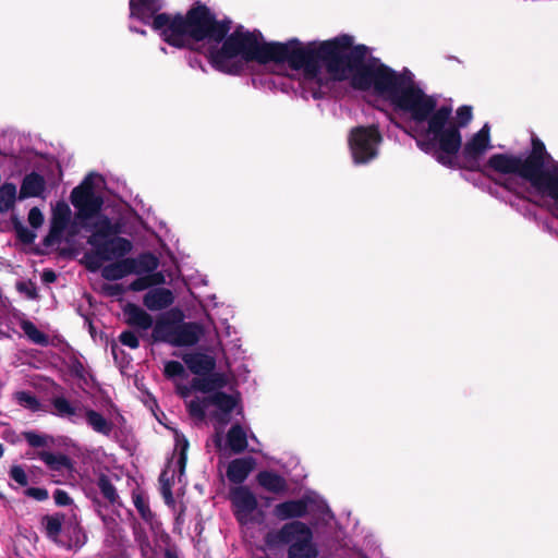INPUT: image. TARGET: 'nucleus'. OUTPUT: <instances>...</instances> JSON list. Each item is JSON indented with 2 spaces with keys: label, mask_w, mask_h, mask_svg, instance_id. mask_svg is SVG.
Here are the masks:
<instances>
[{
  "label": "nucleus",
  "mask_w": 558,
  "mask_h": 558,
  "mask_svg": "<svg viewBox=\"0 0 558 558\" xmlns=\"http://www.w3.org/2000/svg\"><path fill=\"white\" fill-rule=\"evenodd\" d=\"M335 82H348L354 89L388 105L423 153L445 167L456 166L461 130L472 120V107L461 106L454 114L452 105L423 90L410 71L397 72L385 65L371 57L365 46H354L348 35L311 43L300 72L304 95L314 99L328 93Z\"/></svg>",
  "instance_id": "obj_1"
},
{
  "label": "nucleus",
  "mask_w": 558,
  "mask_h": 558,
  "mask_svg": "<svg viewBox=\"0 0 558 558\" xmlns=\"http://www.w3.org/2000/svg\"><path fill=\"white\" fill-rule=\"evenodd\" d=\"M163 0H130L131 32L146 35L133 24L150 25L163 41L175 48H189L203 53L218 71L238 74L250 62H257L277 74L300 80L308 58L311 43L298 39L287 43H266L259 32L243 26L230 33V22L217 20L205 5L181 14L159 13Z\"/></svg>",
  "instance_id": "obj_2"
},
{
  "label": "nucleus",
  "mask_w": 558,
  "mask_h": 558,
  "mask_svg": "<svg viewBox=\"0 0 558 558\" xmlns=\"http://www.w3.org/2000/svg\"><path fill=\"white\" fill-rule=\"evenodd\" d=\"M104 184L100 174L89 173L72 190L70 201L76 210L74 216L65 202H58L52 208L51 229L46 241L47 245H70L82 230L88 231L87 243L93 251L85 254L84 263L92 271L101 269V276L112 281L132 274L131 262L123 257L132 251L133 244L119 236L121 221L101 213Z\"/></svg>",
  "instance_id": "obj_3"
},
{
  "label": "nucleus",
  "mask_w": 558,
  "mask_h": 558,
  "mask_svg": "<svg viewBox=\"0 0 558 558\" xmlns=\"http://www.w3.org/2000/svg\"><path fill=\"white\" fill-rule=\"evenodd\" d=\"M486 168L506 189L546 207L558 220V160L539 138H532L527 154L492 155Z\"/></svg>",
  "instance_id": "obj_4"
},
{
  "label": "nucleus",
  "mask_w": 558,
  "mask_h": 558,
  "mask_svg": "<svg viewBox=\"0 0 558 558\" xmlns=\"http://www.w3.org/2000/svg\"><path fill=\"white\" fill-rule=\"evenodd\" d=\"M182 359L189 369L199 376L190 386L175 384L178 393L185 399L190 414L198 418L209 414L220 424H227L230 413L240 401L238 391L230 385L229 376L213 373L216 361L208 354L186 353Z\"/></svg>",
  "instance_id": "obj_5"
},
{
  "label": "nucleus",
  "mask_w": 558,
  "mask_h": 558,
  "mask_svg": "<svg viewBox=\"0 0 558 558\" xmlns=\"http://www.w3.org/2000/svg\"><path fill=\"white\" fill-rule=\"evenodd\" d=\"M265 542L269 547L290 544L289 558H316L318 556L311 529L300 521L287 523L277 532H269Z\"/></svg>",
  "instance_id": "obj_6"
},
{
  "label": "nucleus",
  "mask_w": 558,
  "mask_h": 558,
  "mask_svg": "<svg viewBox=\"0 0 558 558\" xmlns=\"http://www.w3.org/2000/svg\"><path fill=\"white\" fill-rule=\"evenodd\" d=\"M383 141V134L376 124L352 128L348 133L347 142L353 163L364 166L376 160Z\"/></svg>",
  "instance_id": "obj_7"
},
{
  "label": "nucleus",
  "mask_w": 558,
  "mask_h": 558,
  "mask_svg": "<svg viewBox=\"0 0 558 558\" xmlns=\"http://www.w3.org/2000/svg\"><path fill=\"white\" fill-rule=\"evenodd\" d=\"M175 448L174 451L178 454L175 461H171L166 470L161 473L160 492L167 505L171 506L174 504L172 496V486L174 485L175 477L181 483L184 475L186 464V451L189 448V441L184 435L179 432H174Z\"/></svg>",
  "instance_id": "obj_8"
},
{
  "label": "nucleus",
  "mask_w": 558,
  "mask_h": 558,
  "mask_svg": "<svg viewBox=\"0 0 558 558\" xmlns=\"http://www.w3.org/2000/svg\"><path fill=\"white\" fill-rule=\"evenodd\" d=\"M62 178L59 161L51 154H43L37 150V197H46Z\"/></svg>",
  "instance_id": "obj_9"
},
{
  "label": "nucleus",
  "mask_w": 558,
  "mask_h": 558,
  "mask_svg": "<svg viewBox=\"0 0 558 558\" xmlns=\"http://www.w3.org/2000/svg\"><path fill=\"white\" fill-rule=\"evenodd\" d=\"M490 147V129L486 123L480 131L472 134L464 144L461 143L459 153L464 165L469 169H475Z\"/></svg>",
  "instance_id": "obj_10"
},
{
  "label": "nucleus",
  "mask_w": 558,
  "mask_h": 558,
  "mask_svg": "<svg viewBox=\"0 0 558 558\" xmlns=\"http://www.w3.org/2000/svg\"><path fill=\"white\" fill-rule=\"evenodd\" d=\"M314 505H317L319 509L326 508V505L318 498V496L306 495L302 499L288 500L276 505L274 508V514L279 520L301 518L311 511Z\"/></svg>",
  "instance_id": "obj_11"
},
{
  "label": "nucleus",
  "mask_w": 558,
  "mask_h": 558,
  "mask_svg": "<svg viewBox=\"0 0 558 558\" xmlns=\"http://www.w3.org/2000/svg\"><path fill=\"white\" fill-rule=\"evenodd\" d=\"M230 498L238 520L242 524L252 522L257 510V500L254 494L248 488L239 486L231 490Z\"/></svg>",
  "instance_id": "obj_12"
},
{
  "label": "nucleus",
  "mask_w": 558,
  "mask_h": 558,
  "mask_svg": "<svg viewBox=\"0 0 558 558\" xmlns=\"http://www.w3.org/2000/svg\"><path fill=\"white\" fill-rule=\"evenodd\" d=\"M184 318L180 308H172L158 317L153 327L151 338L154 341L171 344L179 320Z\"/></svg>",
  "instance_id": "obj_13"
},
{
  "label": "nucleus",
  "mask_w": 558,
  "mask_h": 558,
  "mask_svg": "<svg viewBox=\"0 0 558 558\" xmlns=\"http://www.w3.org/2000/svg\"><path fill=\"white\" fill-rule=\"evenodd\" d=\"M227 444L234 453H241L246 449L254 453L260 452V444L257 437L253 433H250L248 435L247 430L239 424L233 425L229 429L227 434Z\"/></svg>",
  "instance_id": "obj_14"
},
{
  "label": "nucleus",
  "mask_w": 558,
  "mask_h": 558,
  "mask_svg": "<svg viewBox=\"0 0 558 558\" xmlns=\"http://www.w3.org/2000/svg\"><path fill=\"white\" fill-rule=\"evenodd\" d=\"M204 335V328L197 323H186L179 320L174 331L173 347H192L196 344Z\"/></svg>",
  "instance_id": "obj_15"
},
{
  "label": "nucleus",
  "mask_w": 558,
  "mask_h": 558,
  "mask_svg": "<svg viewBox=\"0 0 558 558\" xmlns=\"http://www.w3.org/2000/svg\"><path fill=\"white\" fill-rule=\"evenodd\" d=\"M123 315L130 326L140 330L147 331L154 327L151 315L136 304L126 303L123 306Z\"/></svg>",
  "instance_id": "obj_16"
},
{
  "label": "nucleus",
  "mask_w": 558,
  "mask_h": 558,
  "mask_svg": "<svg viewBox=\"0 0 558 558\" xmlns=\"http://www.w3.org/2000/svg\"><path fill=\"white\" fill-rule=\"evenodd\" d=\"M174 302V294L166 288H154L147 291L143 298V304L149 311H161Z\"/></svg>",
  "instance_id": "obj_17"
},
{
  "label": "nucleus",
  "mask_w": 558,
  "mask_h": 558,
  "mask_svg": "<svg viewBox=\"0 0 558 558\" xmlns=\"http://www.w3.org/2000/svg\"><path fill=\"white\" fill-rule=\"evenodd\" d=\"M37 458H39L49 470L59 472L63 477H72L74 466L68 457L48 451H37Z\"/></svg>",
  "instance_id": "obj_18"
},
{
  "label": "nucleus",
  "mask_w": 558,
  "mask_h": 558,
  "mask_svg": "<svg viewBox=\"0 0 558 558\" xmlns=\"http://www.w3.org/2000/svg\"><path fill=\"white\" fill-rule=\"evenodd\" d=\"M53 411L57 415L68 418L73 423L83 421V411L85 407L80 402L71 403L63 397L54 398L52 401Z\"/></svg>",
  "instance_id": "obj_19"
},
{
  "label": "nucleus",
  "mask_w": 558,
  "mask_h": 558,
  "mask_svg": "<svg viewBox=\"0 0 558 558\" xmlns=\"http://www.w3.org/2000/svg\"><path fill=\"white\" fill-rule=\"evenodd\" d=\"M255 460L251 457L232 460L227 470V476L234 484L243 483L255 468Z\"/></svg>",
  "instance_id": "obj_20"
},
{
  "label": "nucleus",
  "mask_w": 558,
  "mask_h": 558,
  "mask_svg": "<svg viewBox=\"0 0 558 558\" xmlns=\"http://www.w3.org/2000/svg\"><path fill=\"white\" fill-rule=\"evenodd\" d=\"M86 542V535L75 520L74 523L69 524L61 535L59 544L69 549L81 548Z\"/></svg>",
  "instance_id": "obj_21"
},
{
  "label": "nucleus",
  "mask_w": 558,
  "mask_h": 558,
  "mask_svg": "<svg viewBox=\"0 0 558 558\" xmlns=\"http://www.w3.org/2000/svg\"><path fill=\"white\" fill-rule=\"evenodd\" d=\"M258 484L266 490L280 494L288 489L287 481L279 474L271 471H263L257 475Z\"/></svg>",
  "instance_id": "obj_22"
},
{
  "label": "nucleus",
  "mask_w": 558,
  "mask_h": 558,
  "mask_svg": "<svg viewBox=\"0 0 558 558\" xmlns=\"http://www.w3.org/2000/svg\"><path fill=\"white\" fill-rule=\"evenodd\" d=\"M128 262H131L130 268H132V274L136 275H148L155 271L159 266L158 258L150 253H144L138 255L135 258H128Z\"/></svg>",
  "instance_id": "obj_23"
},
{
  "label": "nucleus",
  "mask_w": 558,
  "mask_h": 558,
  "mask_svg": "<svg viewBox=\"0 0 558 558\" xmlns=\"http://www.w3.org/2000/svg\"><path fill=\"white\" fill-rule=\"evenodd\" d=\"M83 421L96 432L108 436L112 430V423L106 420L100 413L87 408L83 411Z\"/></svg>",
  "instance_id": "obj_24"
},
{
  "label": "nucleus",
  "mask_w": 558,
  "mask_h": 558,
  "mask_svg": "<svg viewBox=\"0 0 558 558\" xmlns=\"http://www.w3.org/2000/svg\"><path fill=\"white\" fill-rule=\"evenodd\" d=\"M16 199V186L13 183L5 182L0 187V213L10 210Z\"/></svg>",
  "instance_id": "obj_25"
},
{
  "label": "nucleus",
  "mask_w": 558,
  "mask_h": 558,
  "mask_svg": "<svg viewBox=\"0 0 558 558\" xmlns=\"http://www.w3.org/2000/svg\"><path fill=\"white\" fill-rule=\"evenodd\" d=\"M43 524L45 525V530H46V534L47 536L59 543V541L61 539V535H62V530H61V519L59 515H49V517H45L43 519Z\"/></svg>",
  "instance_id": "obj_26"
},
{
  "label": "nucleus",
  "mask_w": 558,
  "mask_h": 558,
  "mask_svg": "<svg viewBox=\"0 0 558 558\" xmlns=\"http://www.w3.org/2000/svg\"><path fill=\"white\" fill-rule=\"evenodd\" d=\"M4 439L12 444L26 440L32 448H35V430L16 433L14 430H4Z\"/></svg>",
  "instance_id": "obj_27"
},
{
  "label": "nucleus",
  "mask_w": 558,
  "mask_h": 558,
  "mask_svg": "<svg viewBox=\"0 0 558 558\" xmlns=\"http://www.w3.org/2000/svg\"><path fill=\"white\" fill-rule=\"evenodd\" d=\"M12 223L16 233V238L21 243L32 244L35 241V233L24 227L15 216L12 217Z\"/></svg>",
  "instance_id": "obj_28"
},
{
  "label": "nucleus",
  "mask_w": 558,
  "mask_h": 558,
  "mask_svg": "<svg viewBox=\"0 0 558 558\" xmlns=\"http://www.w3.org/2000/svg\"><path fill=\"white\" fill-rule=\"evenodd\" d=\"M35 197V170L28 172L21 185L19 198Z\"/></svg>",
  "instance_id": "obj_29"
},
{
  "label": "nucleus",
  "mask_w": 558,
  "mask_h": 558,
  "mask_svg": "<svg viewBox=\"0 0 558 558\" xmlns=\"http://www.w3.org/2000/svg\"><path fill=\"white\" fill-rule=\"evenodd\" d=\"M98 487L102 496L111 504L116 502L118 494L111 482L106 477L101 476L98 480Z\"/></svg>",
  "instance_id": "obj_30"
},
{
  "label": "nucleus",
  "mask_w": 558,
  "mask_h": 558,
  "mask_svg": "<svg viewBox=\"0 0 558 558\" xmlns=\"http://www.w3.org/2000/svg\"><path fill=\"white\" fill-rule=\"evenodd\" d=\"M163 373L166 377L171 379L183 378L185 376V369L178 361L166 362Z\"/></svg>",
  "instance_id": "obj_31"
},
{
  "label": "nucleus",
  "mask_w": 558,
  "mask_h": 558,
  "mask_svg": "<svg viewBox=\"0 0 558 558\" xmlns=\"http://www.w3.org/2000/svg\"><path fill=\"white\" fill-rule=\"evenodd\" d=\"M10 478L17 483L20 486H26L28 484V477L26 471L22 465H12L9 471Z\"/></svg>",
  "instance_id": "obj_32"
},
{
  "label": "nucleus",
  "mask_w": 558,
  "mask_h": 558,
  "mask_svg": "<svg viewBox=\"0 0 558 558\" xmlns=\"http://www.w3.org/2000/svg\"><path fill=\"white\" fill-rule=\"evenodd\" d=\"M133 501L142 518L149 521L153 514L146 499L142 495L137 494L133 496Z\"/></svg>",
  "instance_id": "obj_33"
},
{
  "label": "nucleus",
  "mask_w": 558,
  "mask_h": 558,
  "mask_svg": "<svg viewBox=\"0 0 558 558\" xmlns=\"http://www.w3.org/2000/svg\"><path fill=\"white\" fill-rule=\"evenodd\" d=\"M16 290L24 294L27 299H35V283L29 280H17L15 283Z\"/></svg>",
  "instance_id": "obj_34"
},
{
  "label": "nucleus",
  "mask_w": 558,
  "mask_h": 558,
  "mask_svg": "<svg viewBox=\"0 0 558 558\" xmlns=\"http://www.w3.org/2000/svg\"><path fill=\"white\" fill-rule=\"evenodd\" d=\"M14 318L28 339L35 342V324L22 316H15Z\"/></svg>",
  "instance_id": "obj_35"
},
{
  "label": "nucleus",
  "mask_w": 558,
  "mask_h": 558,
  "mask_svg": "<svg viewBox=\"0 0 558 558\" xmlns=\"http://www.w3.org/2000/svg\"><path fill=\"white\" fill-rule=\"evenodd\" d=\"M101 291L107 296H121L125 292V288L120 283H105Z\"/></svg>",
  "instance_id": "obj_36"
},
{
  "label": "nucleus",
  "mask_w": 558,
  "mask_h": 558,
  "mask_svg": "<svg viewBox=\"0 0 558 558\" xmlns=\"http://www.w3.org/2000/svg\"><path fill=\"white\" fill-rule=\"evenodd\" d=\"M119 339L123 345H126L131 349H136L140 345L138 338L133 331L130 330L123 331Z\"/></svg>",
  "instance_id": "obj_37"
},
{
  "label": "nucleus",
  "mask_w": 558,
  "mask_h": 558,
  "mask_svg": "<svg viewBox=\"0 0 558 558\" xmlns=\"http://www.w3.org/2000/svg\"><path fill=\"white\" fill-rule=\"evenodd\" d=\"M16 400L20 404L25 405L26 408L31 410H35V396L26 392V391H19L16 392Z\"/></svg>",
  "instance_id": "obj_38"
},
{
  "label": "nucleus",
  "mask_w": 558,
  "mask_h": 558,
  "mask_svg": "<svg viewBox=\"0 0 558 558\" xmlns=\"http://www.w3.org/2000/svg\"><path fill=\"white\" fill-rule=\"evenodd\" d=\"M53 499L58 506H68L72 504V499L69 494L61 489H56L53 493Z\"/></svg>",
  "instance_id": "obj_39"
},
{
  "label": "nucleus",
  "mask_w": 558,
  "mask_h": 558,
  "mask_svg": "<svg viewBox=\"0 0 558 558\" xmlns=\"http://www.w3.org/2000/svg\"><path fill=\"white\" fill-rule=\"evenodd\" d=\"M150 286H149V281H148V278L147 276H142L137 279H135L130 286H129V289L132 290V291H143L145 289H148Z\"/></svg>",
  "instance_id": "obj_40"
},
{
  "label": "nucleus",
  "mask_w": 558,
  "mask_h": 558,
  "mask_svg": "<svg viewBox=\"0 0 558 558\" xmlns=\"http://www.w3.org/2000/svg\"><path fill=\"white\" fill-rule=\"evenodd\" d=\"M147 278H148L150 287H153V286H160V284H163L166 282L165 275L161 271H156L155 270V271L148 274Z\"/></svg>",
  "instance_id": "obj_41"
},
{
  "label": "nucleus",
  "mask_w": 558,
  "mask_h": 558,
  "mask_svg": "<svg viewBox=\"0 0 558 558\" xmlns=\"http://www.w3.org/2000/svg\"><path fill=\"white\" fill-rule=\"evenodd\" d=\"M41 278L45 282H53L56 280V274L53 271L46 270L43 272Z\"/></svg>",
  "instance_id": "obj_42"
},
{
  "label": "nucleus",
  "mask_w": 558,
  "mask_h": 558,
  "mask_svg": "<svg viewBox=\"0 0 558 558\" xmlns=\"http://www.w3.org/2000/svg\"><path fill=\"white\" fill-rule=\"evenodd\" d=\"M27 220H28L29 226H31L33 229H35V220H36V217H35V206H34V207H32V208L28 210Z\"/></svg>",
  "instance_id": "obj_43"
},
{
  "label": "nucleus",
  "mask_w": 558,
  "mask_h": 558,
  "mask_svg": "<svg viewBox=\"0 0 558 558\" xmlns=\"http://www.w3.org/2000/svg\"><path fill=\"white\" fill-rule=\"evenodd\" d=\"M37 344L47 345L49 343L48 338L37 330Z\"/></svg>",
  "instance_id": "obj_44"
},
{
  "label": "nucleus",
  "mask_w": 558,
  "mask_h": 558,
  "mask_svg": "<svg viewBox=\"0 0 558 558\" xmlns=\"http://www.w3.org/2000/svg\"><path fill=\"white\" fill-rule=\"evenodd\" d=\"M48 498V492L46 489L37 488V501L46 500Z\"/></svg>",
  "instance_id": "obj_45"
},
{
  "label": "nucleus",
  "mask_w": 558,
  "mask_h": 558,
  "mask_svg": "<svg viewBox=\"0 0 558 558\" xmlns=\"http://www.w3.org/2000/svg\"><path fill=\"white\" fill-rule=\"evenodd\" d=\"M36 441H37V448H38L46 444V438L41 435H37Z\"/></svg>",
  "instance_id": "obj_46"
},
{
  "label": "nucleus",
  "mask_w": 558,
  "mask_h": 558,
  "mask_svg": "<svg viewBox=\"0 0 558 558\" xmlns=\"http://www.w3.org/2000/svg\"><path fill=\"white\" fill-rule=\"evenodd\" d=\"M25 494H26L28 497L35 498V487H28V488H26Z\"/></svg>",
  "instance_id": "obj_47"
},
{
  "label": "nucleus",
  "mask_w": 558,
  "mask_h": 558,
  "mask_svg": "<svg viewBox=\"0 0 558 558\" xmlns=\"http://www.w3.org/2000/svg\"><path fill=\"white\" fill-rule=\"evenodd\" d=\"M36 217H37V227H38L40 223H43L44 216L39 213V210H37Z\"/></svg>",
  "instance_id": "obj_48"
},
{
  "label": "nucleus",
  "mask_w": 558,
  "mask_h": 558,
  "mask_svg": "<svg viewBox=\"0 0 558 558\" xmlns=\"http://www.w3.org/2000/svg\"><path fill=\"white\" fill-rule=\"evenodd\" d=\"M4 452L3 446L0 444V459L2 458Z\"/></svg>",
  "instance_id": "obj_49"
},
{
  "label": "nucleus",
  "mask_w": 558,
  "mask_h": 558,
  "mask_svg": "<svg viewBox=\"0 0 558 558\" xmlns=\"http://www.w3.org/2000/svg\"><path fill=\"white\" fill-rule=\"evenodd\" d=\"M220 444H221V439H220V437L218 436V437H217V439H216V445H217L218 447H220Z\"/></svg>",
  "instance_id": "obj_50"
},
{
  "label": "nucleus",
  "mask_w": 558,
  "mask_h": 558,
  "mask_svg": "<svg viewBox=\"0 0 558 558\" xmlns=\"http://www.w3.org/2000/svg\"><path fill=\"white\" fill-rule=\"evenodd\" d=\"M142 551L145 556L148 554L147 549L144 546L142 547Z\"/></svg>",
  "instance_id": "obj_51"
},
{
  "label": "nucleus",
  "mask_w": 558,
  "mask_h": 558,
  "mask_svg": "<svg viewBox=\"0 0 558 558\" xmlns=\"http://www.w3.org/2000/svg\"><path fill=\"white\" fill-rule=\"evenodd\" d=\"M168 558H172V555L170 553L167 554Z\"/></svg>",
  "instance_id": "obj_52"
}]
</instances>
